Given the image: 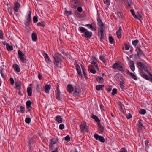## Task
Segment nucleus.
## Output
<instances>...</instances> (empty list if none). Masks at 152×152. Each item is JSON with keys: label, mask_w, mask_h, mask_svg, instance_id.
<instances>
[{"label": "nucleus", "mask_w": 152, "mask_h": 152, "mask_svg": "<svg viewBox=\"0 0 152 152\" xmlns=\"http://www.w3.org/2000/svg\"><path fill=\"white\" fill-rule=\"evenodd\" d=\"M80 130L82 132L84 131L88 132V127L86 124H81L80 126Z\"/></svg>", "instance_id": "nucleus-7"}, {"label": "nucleus", "mask_w": 152, "mask_h": 152, "mask_svg": "<svg viewBox=\"0 0 152 152\" xmlns=\"http://www.w3.org/2000/svg\"><path fill=\"white\" fill-rule=\"evenodd\" d=\"M137 65L142 69L145 65L142 63L139 62L137 64Z\"/></svg>", "instance_id": "nucleus-35"}, {"label": "nucleus", "mask_w": 152, "mask_h": 152, "mask_svg": "<svg viewBox=\"0 0 152 152\" xmlns=\"http://www.w3.org/2000/svg\"><path fill=\"white\" fill-rule=\"evenodd\" d=\"M13 67L14 68V69L15 71L18 72H19L20 71V69L18 65L17 64H14L13 65Z\"/></svg>", "instance_id": "nucleus-22"}, {"label": "nucleus", "mask_w": 152, "mask_h": 152, "mask_svg": "<svg viewBox=\"0 0 152 152\" xmlns=\"http://www.w3.org/2000/svg\"><path fill=\"white\" fill-rule=\"evenodd\" d=\"M132 117V115L130 113H128L126 115V118L128 119L131 118Z\"/></svg>", "instance_id": "nucleus-54"}, {"label": "nucleus", "mask_w": 152, "mask_h": 152, "mask_svg": "<svg viewBox=\"0 0 152 152\" xmlns=\"http://www.w3.org/2000/svg\"><path fill=\"white\" fill-rule=\"evenodd\" d=\"M27 92L29 96H31L32 94V89L30 87H28L27 89Z\"/></svg>", "instance_id": "nucleus-27"}, {"label": "nucleus", "mask_w": 152, "mask_h": 152, "mask_svg": "<svg viewBox=\"0 0 152 152\" xmlns=\"http://www.w3.org/2000/svg\"><path fill=\"white\" fill-rule=\"evenodd\" d=\"M74 89V88L71 84H68L67 85V91L70 93L72 92Z\"/></svg>", "instance_id": "nucleus-13"}, {"label": "nucleus", "mask_w": 152, "mask_h": 152, "mask_svg": "<svg viewBox=\"0 0 152 152\" xmlns=\"http://www.w3.org/2000/svg\"><path fill=\"white\" fill-rule=\"evenodd\" d=\"M53 58H54V60L55 61L54 62V63L55 64H56V65H57V56H56V53H55V54L54 55V56H53Z\"/></svg>", "instance_id": "nucleus-40"}, {"label": "nucleus", "mask_w": 152, "mask_h": 152, "mask_svg": "<svg viewBox=\"0 0 152 152\" xmlns=\"http://www.w3.org/2000/svg\"><path fill=\"white\" fill-rule=\"evenodd\" d=\"M139 113L141 114L144 115L146 113V111L145 109H141L140 110Z\"/></svg>", "instance_id": "nucleus-34"}, {"label": "nucleus", "mask_w": 152, "mask_h": 152, "mask_svg": "<svg viewBox=\"0 0 152 152\" xmlns=\"http://www.w3.org/2000/svg\"><path fill=\"white\" fill-rule=\"evenodd\" d=\"M96 80L99 83H102L103 81V78L102 77H98L96 78Z\"/></svg>", "instance_id": "nucleus-33"}, {"label": "nucleus", "mask_w": 152, "mask_h": 152, "mask_svg": "<svg viewBox=\"0 0 152 152\" xmlns=\"http://www.w3.org/2000/svg\"><path fill=\"white\" fill-rule=\"evenodd\" d=\"M112 68L120 71H124L125 70L124 65L121 63H115L112 65Z\"/></svg>", "instance_id": "nucleus-2"}, {"label": "nucleus", "mask_w": 152, "mask_h": 152, "mask_svg": "<svg viewBox=\"0 0 152 152\" xmlns=\"http://www.w3.org/2000/svg\"><path fill=\"white\" fill-rule=\"evenodd\" d=\"M76 69L78 74L81 75V72L80 66L78 64H76Z\"/></svg>", "instance_id": "nucleus-17"}, {"label": "nucleus", "mask_w": 152, "mask_h": 152, "mask_svg": "<svg viewBox=\"0 0 152 152\" xmlns=\"http://www.w3.org/2000/svg\"><path fill=\"white\" fill-rule=\"evenodd\" d=\"M18 108H19L20 109V110H17V112L18 113V112L21 113H25V108L24 107L22 106H18L17 107Z\"/></svg>", "instance_id": "nucleus-12"}, {"label": "nucleus", "mask_w": 152, "mask_h": 152, "mask_svg": "<svg viewBox=\"0 0 152 152\" xmlns=\"http://www.w3.org/2000/svg\"><path fill=\"white\" fill-rule=\"evenodd\" d=\"M142 69H143L148 74L149 73V72H150L148 70L147 68L145 65L144 67V68H143Z\"/></svg>", "instance_id": "nucleus-48"}, {"label": "nucleus", "mask_w": 152, "mask_h": 152, "mask_svg": "<svg viewBox=\"0 0 152 152\" xmlns=\"http://www.w3.org/2000/svg\"><path fill=\"white\" fill-rule=\"evenodd\" d=\"M65 140L67 141H69L70 140V138L69 136V135L66 136L65 138Z\"/></svg>", "instance_id": "nucleus-55"}, {"label": "nucleus", "mask_w": 152, "mask_h": 152, "mask_svg": "<svg viewBox=\"0 0 152 152\" xmlns=\"http://www.w3.org/2000/svg\"><path fill=\"white\" fill-rule=\"evenodd\" d=\"M99 34L100 35V38L102 39L104 37V34H103V29L101 27L100 30L99 32Z\"/></svg>", "instance_id": "nucleus-25"}, {"label": "nucleus", "mask_w": 152, "mask_h": 152, "mask_svg": "<svg viewBox=\"0 0 152 152\" xmlns=\"http://www.w3.org/2000/svg\"><path fill=\"white\" fill-rule=\"evenodd\" d=\"M94 137L96 140H98L101 142H103L105 141V140L102 136H99L97 134H94Z\"/></svg>", "instance_id": "nucleus-8"}, {"label": "nucleus", "mask_w": 152, "mask_h": 152, "mask_svg": "<svg viewBox=\"0 0 152 152\" xmlns=\"http://www.w3.org/2000/svg\"><path fill=\"white\" fill-rule=\"evenodd\" d=\"M32 104L31 101L28 100L26 102L27 108L30 107Z\"/></svg>", "instance_id": "nucleus-32"}, {"label": "nucleus", "mask_w": 152, "mask_h": 152, "mask_svg": "<svg viewBox=\"0 0 152 152\" xmlns=\"http://www.w3.org/2000/svg\"><path fill=\"white\" fill-rule=\"evenodd\" d=\"M77 10V11L80 13L82 12L83 11V9L82 8L80 7H78Z\"/></svg>", "instance_id": "nucleus-51"}, {"label": "nucleus", "mask_w": 152, "mask_h": 152, "mask_svg": "<svg viewBox=\"0 0 152 152\" xmlns=\"http://www.w3.org/2000/svg\"><path fill=\"white\" fill-rule=\"evenodd\" d=\"M38 16H35L33 18V21L34 22L36 23L38 21Z\"/></svg>", "instance_id": "nucleus-41"}, {"label": "nucleus", "mask_w": 152, "mask_h": 152, "mask_svg": "<svg viewBox=\"0 0 152 152\" xmlns=\"http://www.w3.org/2000/svg\"><path fill=\"white\" fill-rule=\"evenodd\" d=\"M65 13L67 15H70L72 14V12L71 11H65Z\"/></svg>", "instance_id": "nucleus-53"}, {"label": "nucleus", "mask_w": 152, "mask_h": 152, "mask_svg": "<svg viewBox=\"0 0 152 152\" xmlns=\"http://www.w3.org/2000/svg\"><path fill=\"white\" fill-rule=\"evenodd\" d=\"M100 59L103 62H104L105 61L104 56H102L100 57Z\"/></svg>", "instance_id": "nucleus-52"}, {"label": "nucleus", "mask_w": 152, "mask_h": 152, "mask_svg": "<svg viewBox=\"0 0 152 152\" xmlns=\"http://www.w3.org/2000/svg\"><path fill=\"white\" fill-rule=\"evenodd\" d=\"M20 7V4L19 3L16 2L15 3L14 5V10L15 11L17 12L18 9Z\"/></svg>", "instance_id": "nucleus-15"}, {"label": "nucleus", "mask_w": 152, "mask_h": 152, "mask_svg": "<svg viewBox=\"0 0 152 152\" xmlns=\"http://www.w3.org/2000/svg\"><path fill=\"white\" fill-rule=\"evenodd\" d=\"M59 127L61 129H62L64 128V126L63 124H60Z\"/></svg>", "instance_id": "nucleus-60"}, {"label": "nucleus", "mask_w": 152, "mask_h": 152, "mask_svg": "<svg viewBox=\"0 0 152 152\" xmlns=\"http://www.w3.org/2000/svg\"><path fill=\"white\" fill-rule=\"evenodd\" d=\"M33 140L32 138L29 141V145L30 146L33 143Z\"/></svg>", "instance_id": "nucleus-58"}, {"label": "nucleus", "mask_w": 152, "mask_h": 152, "mask_svg": "<svg viewBox=\"0 0 152 152\" xmlns=\"http://www.w3.org/2000/svg\"><path fill=\"white\" fill-rule=\"evenodd\" d=\"M91 60V64L94 66V68L95 69H98V65L97 64V58L93 56Z\"/></svg>", "instance_id": "nucleus-6"}, {"label": "nucleus", "mask_w": 152, "mask_h": 152, "mask_svg": "<svg viewBox=\"0 0 152 152\" xmlns=\"http://www.w3.org/2000/svg\"><path fill=\"white\" fill-rule=\"evenodd\" d=\"M18 53L19 58L21 61L23 63H26V59L24 57V54L20 50H18Z\"/></svg>", "instance_id": "nucleus-5"}, {"label": "nucleus", "mask_w": 152, "mask_h": 152, "mask_svg": "<svg viewBox=\"0 0 152 152\" xmlns=\"http://www.w3.org/2000/svg\"><path fill=\"white\" fill-rule=\"evenodd\" d=\"M123 83L122 81H120V86L121 88V89L122 90L124 91V86L123 85Z\"/></svg>", "instance_id": "nucleus-43"}, {"label": "nucleus", "mask_w": 152, "mask_h": 152, "mask_svg": "<svg viewBox=\"0 0 152 152\" xmlns=\"http://www.w3.org/2000/svg\"><path fill=\"white\" fill-rule=\"evenodd\" d=\"M98 130L100 132H102L104 130V127L101 124H98Z\"/></svg>", "instance_id": "nucleus-23"}, {"label": "nucleus", "mask_w": 152, "mask_h": 152, "mask_svg": "<svg viewBox=\"0 0 152 152\" xmlns=\"http://www.w3.org/2000/svg\"><path fill=\"white\" fill-rule=\"evenodd\" d=\"M117 90L116 88H114L113 90L112 94L113 95H114L117 93Z\"/></svg>", "instance_id": "nucleus-45"}, {"label": "nucleus", "mask_w": 152, "mask_h": 152, "mask_svg": "<svg viewBox=\"0 0 152 152\" xmlns=\"http://www.w3.org/2000/svg\"><path fill=\"white\" fill-rule=\"evenodd\" d=\"M6 48L7 50L8 51H11L12 50L13 48L12 47L11 45H10L9 44L7 43L6 45Z\"/></svg>", "instance_id": "nucleus-30"}, {"label": "nucleus", "mask_w": 152, "mask_h": 152, "mask_svg": "<svg viewBox=\"0 0 152 152\" xmlns=\"http://www.w3.org/2000/svg\"><path fill=\"white\" fill-rule=\"evenodd\" d=\"M120 77H121V75L118 73H117L114 77L115 79L117 81H119L120 80Z\"/></svg>", "instance_id": "nucleus-28"}, {"label": "nucleus", "mask_w": 152, "mask_h": 152, "mask_svg": "<svg viewBox=\"0 0 152 152\" xmlns=\"http://www.w3.org/2000/svg\"><path fill=\"white\" fill-rule=\"evenodd\" d=\"M139 42V41L138 40H135L132 41V44L135 46H136V45Z\"/></svg>", "instance_id": "nucleus-37"}, {"label": "nucleus", "mask_w": 152, "mask_h": 152, "mask_svg": "<svg viewBox=\"0 0 152 152\" xmlns=\"http://www.w3.org/2000/svg\"><path fill=\"white\" fill-rule=\"evenodd\" d=\"M62 118L60 116L58 115V122L61 123L62 122Z\"/></svg>", "instance_id": "nucleus-42"}, {"label": "nucleus", "mask_w": 152, "mask_h": 152, "mask_svg": "<svg viewBox=\"0 0 152 152\" xmlns=\"http://www.w3.org/2000/svg\"><path fill=\"white\" fill-rule=\"evenodd\" d=\"M38 78L40 80H41L42 78V76L40 73H39L38 75Z\"/></svg>", "instance_id": "nucleus-61"}, {"label": "nucleus", "mask_w": 152, "mask_h": 152, "mask_svg": "<svg viewBox=\"0 0 152 152\" xmlns=\"http://www.w3.org/2000/svg\"><path fill=\"white\" fill-rule=\"evenodd\" d=\"M120 152H127V151L125 148H122L120 151Z\"/></svg>", "instance_id": "nucleus-57"}, {"label": "nucleus", "mask_w": 152, "mask_h": 152, "mask_svg": "<svg viewBox=\"0 0 152 152\" xmlns=\"http://www.w3.org/2000/svg\"><path fill=\"white\" fill-rule=\"evenodd\" d=\"M140 45H138L136 49V51L137 53V55L138 56H142L143 55L141 50L140 49Z\"/></svg>", "instance_id": "nucleus-9"}, {"label": "nucleus", "mask_w": 152, "mask_h": 152, "mask_svg": "<svg viewBox=\"0 0 152 152\" xmlns=\"http://www.w3.org/2000/svg\"><path fill=\"white\" fill-rule=\"evenodd\" d=\"M104 3L107 6L110 5V1L109 0H103Z\"/></svg>", "instance_id": "nucleus-38"}, {"label": "nucleus", "mask_w": 152, "mask_h": 152, "mask_svg": "<svg viewBox=\"0 0 152 152\" xmlns=\"http://www.w3.org/2000/svg\"><path fill=\"white\" fill-rule=\"evenodd\" d=\"M85 26L89 28L92 31H95L96 30V28L92 24H87L85 25Z\"/></svg>", "instance_id": "nucleus-16"}, {"label": "nucleus", "mask_w": 152, "mask_h": 152, "mask_svg": "<svg viewBox=\"0 0 152 152\" xmlns=\"http://www.w3.org/2000/svg\"><path fill=\"white\" fill-rule=\"evenodd\" d=\"M32 38L33 41H36L37 40V34L35 33H33L32 34Z\"/></svg>", "instance_id": "nucleus-26"}, {"label": "nucleus", "mask_w": 152, "mask_h": 152, "mask_svg": "<svg viewBox=\"0 0 152 152\" xmlns=\"http://www.w3.org/2000/svg\"><path fill=\"white\" fill-rule=\"evenodd\" d=\"M129 73V75L134 80H137V77L133 73L130 72L128 71Z\"/></svg>", "instance_id": "nucleus-20"}, {"label": "nucleus", "mask_w": 152, "mask_h": 152, "mask_svg": "<svg viewBox=\"0 0 152 152\" xmlns=\"http://www.w3.org/2000/svg\"><path fill=\"white\" fill-rule=\"evenodd\" d=\"M31 121V119L30 118H26L25 119V122L27 124L29 123Z\"/></svg>", "instance_id": "nucleus-46"}, {"label": "nucleus", "mask_w": 152, "mask_h": 152, "mask_svg": "<svg viewBox=\"0 0 152 152\" xmlns=\"http://www.w3.org/2000/svg\"><path fill=\"white\" fill-rule=\"evenodd\" d=\"M43 56L44 57L46 61L47 62H49L50 61V59L48 55V54L46 53H43Z\"/></svg>", "instance_id": "nucleus-18"}, {"label": "nucleus", "mask_w": 152, "mask_h": 152, "mask_svg": "<svg viewBox=\"0 0 152 152\" xmlns=\"http://www.w3.org/2000/svg\"><path fill=\"white\" fill-rule=\"evenodd\" d=\"M98 25L100 27H102L103 26V23L102 22V20H98Z\"/></svg>", "instance_id": "nucleus-44"}, {"label": "nucleus", "mask_w": 152, "mask_h": 152, "mask_svg": "<svg viewBox=\"0 0 152 152\" xmlns=\"http://www.w3.org/2000/svg\"><path fill=\"white\" fill-rule=\"evenodd\" d=\"M133 16L135 19H137L139 20L140 21H141V20L135 14Z\"/></svg>", "instance_id": "nucleus-62"}, {"label": "nucleus", "mask_w": 152, "mask_h": 152, "mask_svg": "<svg viewBox=\"0 0 152 152\" xmlns=\"http://www.w3.org/2000/svg\"><path fill=\"white\" fill-rule=\"evenodd\" d=\"M104 87V86L103 85H97L96 86V88L97 90L99 91L102 90Z\"/></svg>", "instance_id": "nucleus-31"}, {"label": "nucleus", "mask_w": 152, "mask_h": 152, "mask_svg": "<svg viewBox=\"0 0 152 152\" xmlns=\"http://www.w3.org/2000/svg\"><path fill=\"white\" fill-rule=\"evenodd\" d=\"M40 85H37V86L36 90L37 91V92H40Z\"/></svg>", "instance_id": "nucleus-49"}, {"label": "nucleus", "mask_w": 152, "mask_h": 152, "mask_svg": "<svg viewBox=\"0 0 152 152\" xmlns=\"http://www.w3.org/2000/svg\"><path fill=\"white\" fill-rule=\"evenodd\" d=\"M79 30L81 33L83 34L82 36H84L86 38H90L92 35V32L89 31L85 28L80 27Z\"/></svg>", "instance_id": "nucleus-1"}, {"label": "nucleus", "mask_w": 152, "mask_h": 152, "mask_svg": "<svg viewBox=\"0 0 152 152\" xmlns=\"http://www.w3.org/2000/svg\"><path fill=\"white\" fill-rule=\"evenodd\" d=\"M125 47L126 50H129L130 47L129 45L126 44H125Z\"/></svg>", "instance_id": "nucleus-50"}, {"label": "nucleus", "mask_w": 152, "mask_h": 152, "mask_svg": "<svg viewBox=\"0 0 152 152\" xmlns=\"http://www.w3.org/2000/svg\"><path fill=\"white\" fill-rule=\"evenodd\" d=\"M121 26L119 27V29L118 31L116 32L117 36L118 38H121Z\"/></svg>", "instance_id": "nucleus-19"}, {"label": "nucleus", "mask_w": 152, "mask_h": 152, "mask_svg": "<svg viewBox=\"0 0 152 152\" xmlns=\"http://www.w3.org/2000/svg\"><path fill=\"white\" fill-rule=\"evenodd\" d=\"M91 118L94 119L95 121L97 123H99L100 122V120L98 118L97 116L94 115H92L91 116Z\"/></svg>", "instance_id": "nucleus-24"}, {"label": "nucleus", "mask_w": 152, "mask_h": 152, "mask_svg": "<svg viewBox=\"0 0 152 152\" xmlns=\"http://www.w3.org/2000/svg\"><path fill=\"white\" fill-rule=\"evenodd\" d=\"M81 90L78 86H76L75 87L74 94L77 96H79L81 94Z\"/></svg>", "instance_id": "nucleus-4"}, {"label": "nucleus", "mask_w": 152, "mask_h": 152, "mask_svg": "<svg viewBox=\"0 0 152 152\" xmlns=\"http://www.w3.org/2000/svg\"><path fill=\"white\" fill-rule=\"evenodd\" d=\"M37 25L38 26H45L43 22H41L38 23H37Z\"/></svg>", "instance_id": "nucleus-47"}, {"label": "nucleus", "mask_w": 152, "mask_h": 152, "mask_svg": "<svg viewBox=\"0 0 152 152\" xmlns=\"http://www.w3.org/2000/svg\"><path fill=\"white\" fill-rule=\"evenodd\" d=\"M109 39L110 43L111 44H113L114 42V39L112 36H109Z\"/></svg>", "instance_id": "nucleus-39"}, {"label": "nucleus", "mask_w": 152, "mask_h": 152, "mask_svg": "<svg viewBox=\"0 0 152 152\" xmlns=\"http://www.w3.org/2000/svg\"><path fill=\"white\" fill-rule=\"evenodd\" d=\"M26 20L25 22V24L26 26H28L30 25L31 20V11H30L28 12V15L26 16Z\"/></svg>", "instance_id": "nucleus-3"}, {"label": "nucleus", "mask_w": 152, "mask_h": 152, "mask_svg": "<svg viewBox=\"0 0 152 152\" xmlns=\"http://www.w3.org/2000/svg\"><path fill=\"white\" fill-rule=\"evenodd\" d=\"M15 85L16 86L15 88L18 89V90L21 89V88L20 87V83H15Z\"/></svg>", "instance_id": "nucleus-36"}, {"label": "nucleus", "mask_w": 152, "mask_h": 152, "mask_svg": "<svg viewBox=\"0 0 152 152\" xmlns=\"http://www.w3.org/2000/svg\"><path fill=\"white\" fill-rule=\"evenodd\" d=\"M129 66L132 71L134 72L135 70L134 63L133 61H130L129 62Z\"/></svg>", "instance_id": "nucleus-10"}, {"label": "nucleus", "mask_w": 152, "mask_h": 152, "mask_svg": "<svg viewBox=\"0 0 152 152\" xmlns=\"http://www.w3.org/2000/svg\"><path fill=\"white\" fill-rule=\"evenodd\" d=\"M149 75L151 76V77L150 78L149 80H150V81L152 82V74H151L150 72H149Z\"/></svg>", "instance_id": "nucleus-64"}, {"label": "nucleus", "mask_w": 152, "mask_h": 152, "mask_svg": "<svg viewBox=\"0 0 152 152\" xmlns=\"http://www.w3.org/2000/svg\"><path fill=\"white\" fill-rule=\"evenodd\" d=\"M90 72H91L94 74H95L96 73V71L93 69H91L90 70Z\"/></svg>", "instance_id": "nucleus-59"}, {"label": "nucleus", "mask_w": 152, "mask_h": 152, "mask_svg": "<svg viewBox=\"0 0 152 152\" xmlns=\"http://www.w3.org/2000/svg\"><path fill=\"white\" fill-rule=\"evenodd\" d=\"M51 88V86L50 85H46L45 87V91L46 93H48Z\"/></svg>", "instance_id": "nucleus-21"}, {"label": "nucleus", "mask_w": 152, "mask_h": 152, "mask_svg": "<svg viewBox=\"0 0 152 152\" xmlns=\"http://www.w3.org/2000/svg\"><path fill=\"white\" fill-rule=\"evenodd\" d=\"M118 104L120 107L119 110L121 112H123V106H124L121 103L120 101L118 102Z\"/></svg>", "instance_id": "nucleus-29"}, {"label": "nucleus", "mask_w": 152, "mask_h": 152, "mask_svg": "<svg viewBox=\"0 0 152 152\" xmlns=\"http://www.w3.org/2000/svg\"><path fill=\"white\" fill-rule=\"evenodd\" d=\"M10 81L11 82V84L12 85H13L14 83V81L13 79L12 78H10Z\"/></svg>", "instance_id": "nucleus-56"}, {"label": "nucleus", "mask_w": 152, "mask_h": 152, "mask_svg": "<svg viewBox=\"0 0 152 152\" xmlns=\"http://www.w3.org/2000/svg\"><path fill=\"white\" fill-rule=\"evenodd\" d=\"M60 51H61V53H62L64 55H65L66 54V53L64 51V50L63 49L62 50H60Z\"/></svg>", "instance_id": "nucleus-63"}, {"label": "nucleus", "mask_w": 152, "mask_h": 152, "mask_svg": "<svg viewBox=\"0 0 152 152\" xmlns=\"http://www.w3.org/2000/svg\"><path fill=\"white\" fill-rule=\"evenodd\" d=\"M56 143V139H52L50 140V148L51 149L54 146V145Z\"/></svg>", "instance_id": "nucleus-11"}, {"label": "nucleus", "mask_w": 152, "mask_h": 152, "mask_svg": "<svg viewBox=\"0 0 152 152\" xmlns=\"http://www.w3.org/2000/svg\"><path fill=\"white\" fill-rule=\"evenodd\" d=\"M140 74L141 76L144 78H145L147 80H149L150 79V77L145 74L144 73L142 72H140Z\"/></svg>", "instance_id": "nucleus-14"}]
</instances>
